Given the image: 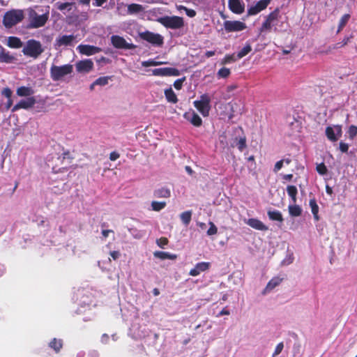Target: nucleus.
Segmentation results:
<instances>
[{
	"instance_id": "obj_64",
	"label": "nucleus",
	"mask_w": 357,
	"mask_h": 357,
	"mask_svg": "<svg viewBox=\"0 0 357 357\" xmlns=\"http://www.w3.org/2000/svg\"><path fill=\"white\" fill-rule=\"evenodd\" d=\"M111 232H113V231L111 229H103L102 231V235L103 236V237L105 238H106L108 236L109 233H111Z\"/></svg>"
},
{
	"instance_id": "obj_43",
	"label": "nucleus",
	"mask_w": 357,
	"mask_h": 357,
	"mask_svg": "<svg viewBox=\"0 0 357 357\" xmlns=\"http://www.w3.org/2000/svg\"><path fill=\"white\" fill-rule=\"evenodd\" d=\"M111 79V77L105 76V77H100L96 79L95 82H93V84H97L100 86H105L108 84L109 79Z\"/></svg>"
},
{
	"instance_id": "obj_6",
	"label": "nucleus",
	"mask_w": 357,
	"mask_h": 357,
	"mask_svg": "<svg viewBox=\"0 0 357 357\" xmlns=\"http://www.w3.org/2000/svg\"><path fill=\"white\" fill-rule=\"evenodd\" d=\"M49 19V13L43 15H38L36 12L32 10L29 15V28L37 29L43 26Z\"/></svg>"
},
{
	"instance_id": "obj_24",
	"label": "nucleus",
	"mask_w": 357,
	"mask_h": 357,
	"mask_svg": "<svg viewBox=\"0 0 357 357\" xmlns=\"http://www.w3.org/2000/svg\"><path fill=\"white\" fill-rule=\"evenodd\" d=\"M309 205L311 208L312 213L313 214V217L315 221L319 220V206L317 204V201L315 198H312L310 199Z\"/></svg>"
},
{
	"instance_id": "obj_21",
	"label": "nucleus",
	"mask_w": 357,
	"mask_h": 357,
	"mask_svg": "<svg viewBox=\"0 0 357 357\" xmlns=\"http://www.w3.org/2000/svg\"><path fill=\"white\" fill-rule=\"evenodd\" d=\"M353 38V35H350L349 36H345L342 41L337 43L333 45H331L328 47V50L325 52H324L325 54H328L333 50H337L342 48L347 45L351 40V39Z\"/></svg>"
},
{
	"instance_id": "obj_33",
	"label": "nucleus",
	"mask_w": 357,
	"mask_h": 357,
	"mask_svg": "<svg viewBox=\"0 0 357 357\" xmlns=\"http://www.w3.org/2000/svg\"><path fill=\"white\" fill-rule=\"evenodd\" d=\"M289 213L290 215L292 217H298L300 216L302 213L301 208L296 204L289 205Z\"/></svg>"
},
{
	"instance_id": "obj_13",
	"label": "nucleus",
	"mask_w": 357,
	"mask_h": 357,
	"mask_svg": "<svg viewBox=\"0 0 357 357\" xmlns=\"http://www.w3.org/2000/svg\"><path fill=\"white\" fill-rule=\"evenodd\" d=\"M271 0H259L255 5L250 6L248 9V15H255L261 11L265 10L270 4Z\"/></svg>"
},
{
	"instance_id": "obj_52",
	"label": "nucleus",
	"mask_w": 357,
	"mask_h": 357,
	"mask_svg": "<svg viewBox=\"0 0 357 357\" xmlns=\"http://www.w3.org/2000/svg\"><path fill=\"white\" fill-rule=\"evenodd\" d=\"M283 348H284L283 342H280L279 344H278V345L276 346V347L275 349L274 353H273V357L279 355L282 352Z\"/></svg>"
},
{
	"instance_id": "obj_4",
	"label": "nucleus",
	"mask_w": 357,
	"mask_h": 357,
	"mask_svg": "<svg viewBox=\"0 0 357 357\" xmlns=\"http://www.w3.org/2000/svg\"><path fill=\"white\" fill-rule=\"evenodd\" d=\"M211 100V97L207 93H204L200 96L199 100H195L193 105L201 114L206 117L209 115Z\"/></svg>"
},
{
	"instance_id": "obj_39",
	"label": "nucleus",
	"mask_w": 357,
	"mask_h": 357,
	"mask_svg": "<svg viewBox=\"0 0 357 357\" xmlns=\"http://www.w3.org/2000/svg\"><path fill=\"white\" fill-rule=\"evenodd\" d=\"M167 62H164V61H156L153 59H149V60H147V61H144L142 62V66L143 67H149V66H160V65H163V64H166Z\"/></svg>"
},
{
	"instance_id": "obj_45",
	"label": "nucleus",
	"mask_w": 357,
	"mask_h": 357,
	"mask_svg": "<svg viewBox=\"0 0 357 357\" xmlns=\"http://www.w3.org/2000/svg\"><path fill=\"white\" fill-rule=\"evenodd\" d=\"M231 72L230 70L227 68H222L218 72V75L220 77L227 78L229 76Z\"/></svg>"
},
{
	"instance_id": "obj_3",
	"label": "nucleus",
	"mask_w": 357,
	"mask_h": 357,
	"mask_svg": "<svg viewBox=\"0 0 357 357\" xmlns=\"http://www.w3.org/2000/svg\"><path fill=\"white\" fill-rule=\"evenodd\" d=\"M158 22L167 29H178L184 26V20L179 16H164L158 19Z\"/></svg>"
},
{
	"instance_id": "obj_60",
	"label": "nucleus",
	"mask_w": 357,
	"mask_h": 357,
	"mask_svg": "<svg viewBox=\"0 0 357 357\" xmlns=\"http://www.w3.org/2000/svg\"><path fill=\"white\" fill-rule=\"evenodd\" d=\"M107 0H94L93 3L95 6H102Z\"/></svg>"
},
{
	"instance_id": "obj_34",
	"label": "nucleus",
	"mask_w": 357,
	"mask_h": 357,
	"mask_svg": "<svg viewBox=\"0 0 357 357\" xmlns=\"http://www.w3.org/2000/svg\"><path fill=\"white\" fill-rule=\"evenodd\" d=\"M350 17V14H344V15L342 16L338 24V27L337 30V33H340L343 29V28L347 25Z\"/></svg>"
},
{
	"instance_id": "obj_31",
	"label": "nucleus",
	"mask_w": 357,
	"mask_h": 357,
	"mask_svg": "<svg viewBox=\"0 0 357 357\" xmlns=\"http://www.w3.org/2000/svg\"><path fill=\"white\" fill-rule=\"evenodd\" d=\"M287 192L288 195L291 197L292 202L294 203H296V199H297L296 196H297V193H298L297 188L293 185H287Z\"/></svg>"
},
{
	"instance_id": "obj_35",
	"label": "nucleus",
	"mask_w": 357,
	"mask_h": 357,
	"mask_svg": "<svg viewBox=\"0 0 357 357\" xmlns=\"http://www.w3.org/2000/svg\"><path fill=\"white\" fill-rule=\"evenodd\" d=\"M325 132L328 140L333 142L337 141V137L335 135V130L333 127H326Z\"/></svg>"
},
{
	"instance_id": "obj_11",
	"label": "nucleus",
	"mask_w": 357,
	"mask_h": 357,
	"mask_svg": "<svg viewBox=\"0 0 357 357\" xmlns=\"http://www.w3.org/2000/svg\"><path fill=\"white\" fill-rule=\"evenodd\" d=\"M152 75L160 77L178 76L180 71L175 68H160L152 70Z\"/></svg>"
},
{
	"instance_id": "obj_36",
	"label": "nucleus",
	"mask_w": 357,
	"mask_h": 357,
	"mask_svg": "<svg viewBox=\"0 0 357 357\" xmlns=\"http://www.w3.org/2000/svg\"><path fill=\"white\" fill-rule=\"evenodd\" d=\"M181 220L182 222L185 225L188 226L192 218V211H186L185 212H183L180 215Z\"/></svg>"
},
{
	"instance_id": "obj_61",
	"label": "nucleus",
	"mask_w": 357,
	"mask_h": 357,
	"mask_svg": "<svg viewBox=\"0 0 357 357\" xmlns=\"http://www.w3.org/2000/svg\"><path fill=\"white\" fill-rule=\"evenodd\" d=\"M109 335L106 333L102 334L101 337V341L104 344H107L109 341Z\"/></svg>"
},
{
	"instance_id": "obj_15",
	"label": "nucleus",
	"mask_w": 357,
	"mask_h": 357,
	"mask_svg": "<svg viewBox=\"0 0 357 357\" xmlns=\"http://www.w3.org/2000/svg\"><path fill=\"white\" fill-rule=\"evenodd\" d=\"M75 39L74 35H63L59 36L54 43V47L56 49L59 48L62 46H72L73 45V41Z\"/></svg>"
},
{
	"instance_id": "obj_20",
	"label": "nucleus",
	"mask_w": 357,
	"mask_h": 357,
	"mask_svg": "<svg viewBox=\"0 0 357 357\" xmlns=\"http://www.w3.org/2000/svg\"><path fill=\"white\" fill-rule=\"evenodd\" d=\"M245 223L251 227L252 228H254L257 230L260 231H266L268 230V227L266 226L261 220L257 219V218H249L245 221Z\"/></svg>"
},
{
	"instance_id": "obj_37",
	"label": "nucleus",
	"mask_w": 357,
	"mask_h": 357,
	"mask_svg": "<svg viewBox=\"0 0 357 357\" xmlns=\"http://www.w3.org/2000/svg\"><path fill=\"white\" fill-rule=\"evenodd\" d=\"M74 1L73 0H72L71 2H64V3H62V2H56L55 6L56 7V8L60 10V11H63L66 9H68V10H71V8L70 6H73L74 4Z\"/></svg>"
},
{
	"instance_id": "obj_47",
	"label": "nucleus",
	"mask_w": 357,
	"mask_h": 357,
	"mask_svg": "<svg viewBox=\"0 0 357 357\" xmlns=\"http://www.w3.org/2000/svg\"><path fill=\"white\" fill-rule=\"evenodd\" d=\"M236 60V59L234 58V54H227L222 60L221 63L223 65L227 64V63H230L231 62L235 61Z\"/></svg>"
},
{
	"instance_id": "obj_41",
	"label": "nucleus",
	"mask_w": 357,
	"mask_h": 357,
	"mask_svg": "<svg viewBox=\"0 0 357 357\" xmlns=\"http://www.w3.org/2000/svg\"><path fill=\"white\" fill-rule=\"evenodd\" d=\"M13 59L14 57L10 55L8 52L1 51L0 53V62L10 63Z\"/></svg>"
},
{
	"instance_id": "obj_48",
	"label": "nucleus",
	"mask_w": 357,
	"mask_h": 357,
	"mask_svg": "<svg viewBox=\"0 0 357 357\" xmlns=\"http://www.w3.org/2000/svg\"><path fill=\"white\" fill-rule=\"evenodd\" d=\"M209 225H210V227L207 231V234L208 236H212V235L216 234L218 232V228L215 225V224L213 222H209Z\"/></svg>"
},
{
	"instance_id": "obj_27",
	"label": "nucleus",
	"mask_w": 357,
	"mask_h": 357,
	"mask_svg": "<svg viewBox=\"0 0 357 357\" xmlns=\"http://www.w3.org/2000/svg\"><path fill=\"white\" fill-rule=\"evenodd\" d=\"M144 8L141 4L131 3L128 6V13L130 15L137 14L143 12Z\"/></svg>"
},
{
	"instance_id": "obj_32",
	"label": "nucleus",
	"mask_w": 357,
	"mask_h": 357,
	"mask_svg": "<svg viewBox=\"0 0 357 357\" xmlns=\"http://www.w3.org/2000/svg\"><path fill=\"white\" fill-rule=\"evenodd\" d=\"M22 109H28L33 107L36 103V99L33 97H29L26 100L20 101Z\"/></svg>"
},
{
	"instance_id": "obj_49",
	"label": "nucleus",
	"mask_w": 357,
	"mask_h": 357,
	"mask_svg": "<svg viewBox=\"0 0 357 357\" xmlns=\"http://www.w3.org/2000/svg\"><path fill=\"white\" fill-rule=\"evenodd\" d=\"M185 77H182L181 79H178L175 80L174 82V87L176 90H181L182 86H183V84L185 82Z\"/></svg>"
},
{
	"instance_id": "obj_8",
	"label": "nucleus",
	"mask_w": 357,
	"mask_h": 357,
	"mask_svg": "<svg viewBox=\"0 0 357 357\" xmlns=\"http://www.w3.org/2000/svg\"><path fill=\"white\" fill-rule=\"evenodd\" d=\"M111 43L117 49L134 50L137 47L135 45L127 43L123 37L117 35H114L111 37Z\"/></svg>"
},
{
	"instance_id": "obj_58",
	"label": "nucleus",
	"mask_w": 357,
	"mask_h": 357,
	"mask_svg": "<svg viewBox=\"0 0 357 357\" xmlns=\"http://www.w3.org/2000/svg\"><path fill=\"white\" fill-rule=\"evenodd\" d=\"M283 166V161L282 160L278 161L274 167V172H278Z\"/></svg>"
},
{
	"instance_id": "obj_38",
	"label": "nucleus",
	"mask_w": 357,
	"mask_h": 357,
	"mask_svg": "<svg viewBox=\"0 0 357 357\" xmlns=\"http://www.w3.org/2000/svg\"><path fill=\"white\" fill-rule=\"evenodd\" d=\"M252 51V47L250 44L247 43L243 48L237 53V59H240Z\"/></svg>"
},
{
	"instance_id": "obj_28",
	"label": "nucleus",
	"mask_w": 357,
	"mask_h": 357,
	"mask_svg": "<svg viewBox=\"0 0 357 357\" xmlns=\"http://www.w3.org/2000/svg\"><path fill=\"white\" fill-rule=\"evenodd\" d=\"M8 46L11 48H20L22 46V43L19 38L10 36L8 39Z\"/></svg>"
},
{
	"instance_id": "obj_55",
	"label": "nucleus",
	"mask_w": 357,
	"mask_h": 357,
	"mask_svg": "<svg viewBox=\"0 0 357 357\" xmlns=\"http://www.w3.org/2000/svg\"><path fill=\"white\" fill-rule=\"evenodd\" d=\"M340 150L342 153H347L349 150V145L343 142H340Z\"/></svg>"
},
{
	"instance_id": "obj_63",
	"label": "nucleus",
	"mask_w": 357,
	"mask_h": 357,
	"mask_svg": "<svg viewBox=\"0 0 357 357\" xmlns=\"http://www.w3.org/2000/svg\"><path fill=\"white\" fill-rule=\"evenodd\" d=\"M293 176L292 174H284L282 176V179L290 181L293 178Z\"/></svg>"
},
{
	"instance_id": "obj_14",
	"label": "nucleus",
	"mask_w": 357,
	"mask_h": 357,
	"mask_svg": "<svg viewBox=\"0 0 357 357\" xmlns=\"http://www.w3.org/2000/svg\"><path fill=\"white\" fill-rule=\"evenodd\" d=\"M183 117L195 127H200L202 125V118L192 109L185 112Z\"/></svg>"
},
{
	"instance_id": "obj_10",
	"label": "nucleus",
	"mask_w": 357,
	"mask_h": 357,
	"mask_svg": "<svg viewBox=\"0 0 357 357\" xmlns=\"http://www.w3.org/2000/svg\"><path fill=\"white\" fill-rule=\"evenodd\" d=\"M278 16L279 10L278 9H275L268 15L260 28V31H270L272 26L274 25V22L278 20Z\"/></svg>"
},
{
	"instance_id": "obj_5",
	"label": "nucleus",
	"mask_w": 357,
	"mask_h": 357,
	"mask_svg": "<svg viewBox=\"0 0 357 357\" xmlns=\"http://www.w3.org/2000/svg\"><path fill=\"white\" fill-rule=\"evenodd\" d=\"M43 52V49L42 48L40 43L33 39L28 40L26 45L22 50V52L24 55L35 59L38 58Z\"/></svg>"
},
{
	"instance_id": "obj_46",
	"label": "nucleus",
	"mask_w": 357,
	"mask_h": 357,
	"mask_svg": "<svg viewBox=\"0 0 357 357\" xmlns=\"http://www.w3.org/2000/svg\"><path fill=\"white\" fill-rule=\"evenodd\" d=\"M316 169L317 172L321 175H325L328 171L327 167L324 162L317 165Z\"/></svg>"
},
{
	"instance_id": "obj_16",
	"label": "nucleus",
	"mask_w": 357,
	"mask_h": 357,
	"mask_svg": "<svg viewBox=\"0 0 357 357\" xmlns=\"http://www.w3.org/2000/svg\"><path fill=\"white\" fill-rule=\"evenodd\" d=\"M228 6L230 10L235 14H242L245 10V5L242 0H229Z\"/></svg>"
},
{
	"instance_id": "obj_44",
	"label": "nucleus",
	"mask_w": 357,
	"mask_h": 357,
	"mask_svg": "<svg viewBox=\"0 0 357 357\" xmlns=\"http://www.w3.org/2000/svg\"><path fill=\"white\" fill-rule=\"evenodd\" d=\"M73 159L74 158L72 156L69 151H64L62 153L61 157L58 158V160H61V163H63L65 160H68V162L70 163Z\"/></svg>"
},
{
	"instance_id": "obj_12",
	"label": "nucleus",
	"mask_w": 357,
	"mask_h": 357,
	"mask_svg": "<svg viewBox=\"0 0 357 357\" xmlns=\"http://www.w3.org/2000/svg\"><path fill=\"white\" fill-rule=\"evenodd\" d=\"M93 67V62L89 59L79 61L75 63L76 70L79 73H89Z\"/></svg>"
},
{
	"instance_id": "obj_51",
	"label": "nucleus",
	"mask_w": 357,
	"mask_h": 357,
	"mask_svg": "<svg viewBox=\"0 0 357 357\" xmlns=\"http://www.w3.org/2000/svg\"><path fill=\"white\" fill-rule=\"evenodd\" d=\"M237 147L240 151H243L246 147V139L245 137L241 138L237 143Z\"/></svg>"
},
{
	"instance_id": "obj_7",
	"label": "nucleus",
	"mask_w": 357,
	"mask_h": 357,
	"mask_svg": "<svg viewBox=\"0 0 357 357\" xmlns=\"http://www.w3.org/2000/svg\"><path fill=\"white\" fill-rule=\"evenodd\" d=\"M139 36L141 39L155 46H162L164 43V38L160 34L149 31L139 33Z\"/></svg>"
},
{
	"instance_id": "obj_57",
	"label": "nucleus",
	"mask_w": 357,
	"mask_h": 357,
	"mask_svg": "<svg viewBox=\"0 0 357 357\" xmlns=\"http://www.w3.org/2000/svg\"><path fill=\"white\" fill-rule=\"evenodd\" d=\"M120 157V154L117 153L116 151H112L109 154V159L112 161H115Z\"/></svg>"
},
{
	"instance_id": "obj_22",
	"label": "nucleus",
	"mask_w": 357,
	"mask_h": 357,
	"mask_svg": "<svg viewBox=\"0 0 357 357\" xmlns=\"http://www.w3.org/2000/svg\"><path fill=\"white\" fill-rule=\"evenodd\" d=\"M153 195L157 198H169L171 196V191L166 187H161L154 190Z\"/></svg>"
},
{
	"instance_id": "obj_9",
	"label": "nucleus",
	"mask_w": 357,
	"mask_h": 357,
	"mask_svg": "<svg viewBox=\"0 0 357 357\" xmlns=\"http://www.w3.org/2000/svg\"><path fill=\"white\" fill-rule=\"evenodd\" d=\"M223 26L227 33L241 31L246 29L245 23L238 20H226L224 22Z\"/></svg>"
},
{
	"instance_id": "obj_26",
	"label": "nucleus",
	"mask_w": 357,
	"mask_h": 357,
	"mask_svg": "<svg viewBox=\"0 0 357 357\" xmlns=\"http://www.w3.org/2000/svg\"><path fill=\"white\" fill-rule=\"evenodd\" d=\"M49 347L56 353H59L63 347V340L61 339L53 338L49 343Z\"/></svg>"
},
{
	"instance_id": "obj_53",
	"label": "nucleus",
	"mask_w": 357,
	"mask_h": 357,
	"mask_svg": "<svg viewBox=\"0 0 357 357\" xmlns=\"http://www.w3.org/2000/svg\"><path fill=\"white\" fill-rule=\"evenodd\" d=\"M335 132H336L335 135L337 137V139L340 138L342 135V130L341 125H335L333 127Z\"/></svg>"
},
{
	"instance_id": "obj_62",
	"label": "nucleus",
	"mask_w": 357,
	"mask_h": 357,
	"mask_svg": "<svg viewBox=\"0 0 357 357\" xmlns=\"http://www.w3.org/2000/svg\"><path fill=\"white\" fill-rule=\"evenodd\" d=\"M67 169H68L67 167H62L59 168V169H56V167H52V170L54 173L63 172L67 170Z\"/></svg>"
},
{
	"instance_id": "obj_2",
	"label": "nucleus",
	"mask_w": 357,
	"mask_h": 357,
	"mask_svg": "<svg viewBox=\"0 0 357 357\" xmlns=\"http://www.w3.org/2000/svg\"><path fill=\"white\" fill-rule=\"evenodd\" d=\"M24 19L22 10H13L5 13L3 19V24L7 28H10Z\"/></svg>"
},
{
	"instance_id": "obj_30",
	"label": "nucleus",
	"mask_w": 357,
	"mask_h": 357,
	"mask_svg": "<svg viewBox=\"0 0 357 357\" xmlns=\"http://www.w3.org/2000/svg\"><path fill=\"white\" fill-rule=\"evenodd\" d=\"M34 91L31 87L20 86L17 89V94L19 96H29L33 94Z\"/></svg>"
},
{
	"instance_id": "obj_56",
	"label": "nucleus",
	"mask_w": 357,
	"mask_h": 357,
	"mask_svg": "<svg viewBox=\"0 0 357 357\" xmlns=\"http://www.w3.org/2000/svg\"><path fill=\"white\" fill-rule=\"evenodd\" d=\"M109 255L114 260H116L120 257L121 253L119 251L114 250L110 252Z\"/></svg>"
},
{
	"instance_id": "obj_54",
	"label": "nucleus",
	"mask_w": 357,
	"mask_h": 357,
	"mask_svg": "<svg viewBox=\"0 0 357 357\" xmlns=\"http://www.w3.org/2000/svg\"><path fill=\"white\" fill-rule=\"evenodd\" d=\"M2 95L6 96L8 99H10L12 96V91L8 87L4 88L2 91Z\"/></svg>"
},
{
	"instance_id": "obj_23",
	"label": "nucleus",
	"mask_w": 357,
	"mask_h": 357,
	"mask_svg": "<svg viewBox=\"0 0 357 357\" xmlns=\"http://www.w3.org/2000/svg\"><path fill=\"white\" fill-rule=\"evenodd\" d=\"M154 257L156 258L160 259L162 260L164 259H171L174 260L177 258V255L176 254H172L167 252H162V251H155L153 253Z\"/></svg>"
},
{
	"instance_id": "obj_18",
	"label": "nucleus",
	"mask_w": 357,
	"mask_h": 357,
	"mask_svg": "<svg viewBox=\"0 0 357 357\" xmlns=\"http://www.w3.org/2000/svg\"><path fill=\"white\" fill-rule=\"evenodd\" d=\"M77 49L79 53L87 56L98 53L101 50L100 47L89 45H79Z\"/></svg>"
},
{
	"instance_id": "obj_40",
	"label": "nucleus",
	"mask_w": 357,
	"mask_h": 357,
	"mask_svg": "<svg viewBox=\"0 0 357 357\" xmlns=\"http://www.w3.org/2000/svg\"><path fill=\"white\" fill-rule=\"evenodd\" d=\"M165 202L153 201L151 202L152 210L155 211H160L166 206Z\"/></svg>"
},
{
	"instance_id": "obj_29",
	"label": "nucleus",
	"mask_w": 357,
	"mask_h": 357,
	"mask_svg": "<svg viewBox=\"0 0 357 357\" xmlns=\"http://www.w3.org/2000/svg\"><path fill=\"white\" fill-rule=\"evenodd\" d=\"M268 218L273 221H278L282 222L284 219L282 213L279 211H268Z\"/></svg>"
},
{
	"instance_id": "obj_42",
	"label": "nucleus",
	"mask_w": 357,
	"mask_h": 357,
	"mask_svg": "<svg viewBox=\"0 0 357 357\" xmlns=\"http://www.w3.org/2000/svg\"><path fill=\"white\" fill-rule=\"evenodd\" d=\"M347 134L350 139H354L357 135V126L351 125L349 127Z\"/></svg>"
},
{
	"instance_id": "obj_50",
	"label": "nucleus",
	"mask_w": 357,
	"mask_h": 357,
	"mask_svg": "<svg viewBox=\"0 0 357 357\" xmlns=\"http://www.w3.org/2000/svg\"><path fill=\"white\" fill-rule=\"evenodd\" d=\"M168 242L169 241L166 237H161L156 241L157 245L161 248H164L168 244Z\"/></svg>"
},
{
	"instance_id": "obj_59",
	"label": "nucleus",
	"mask_w": 357,
	"mask_h": 357,
	"mask_svg": "<svg viewBox=\"0 0 357 357\" xmlns=\"http://www.w3.org/2000/svg\"><path fill=\"white\" fill-rule=\"evenodd\" d=\"M185 12H186V14L188 16H189L190 17H193L196 15V12L194 10L188 9L186 8H185Z\"/></svg>"
},
{
	"instance_id": "obj_25",
	"label": "nucleus",
	"mask_w": 357,
	"mask_h": 357,
	"mask_svg": "<svg viewBox=\"0 0 357 357\" xmlns=\"http://www.w3.org/2000/svg\"><path fill=\"white\" fill-rule=\"evenodd\" d=\"M165 96L169 102L175 104L178 102L177 96L171 87L165 90Z\"/></svg>"
},
{
	"instance_id": "obj_1",
	"label": "nucleus",
	"mask_w": 357,
	"mask_h": 357,
	"mask_svg": "<svg viewBox=\"0 0 357 357\" xmlns=\"http://www.w3.org/2000/svg\"><path fill=\"white\" fill-rule=\"evenodd\" d=\"M73 71V66L71 64L63 66L52 65L50 68V77L53 81H59L65 76L70 75Z\"/></svg>"
},
{
	"instance_id": "obj_19",
	"label": "nucleus",
	"mask_w": 357,
	"mask_h": 357,
	"mask_svg": "<svg viewBox=\"0 0 357 357\" xmlns=\"http://www.w3.org/2000/svg\"><path fill=\"white\" fill-rule=\"evenodd\" d=\"M284 277L275 276L273 277L266 284L263 294H266L267 292L271 291L274 288L280 284V283L284 280Z\"/></svg>"
},
{
	"instance_id": "obj_17",
	"label": "nucleus",
	"mask_w": 357,
	"mask_h": 357,
	"mask_svg": "<svg viewBox=\"0 0 357 357\" xmlns=\"http://www.w3.org/2000/svg\"><path fill=\"white\" fill-rule=\"evenodd\" d=\"M210 266L211 264L209 262L202 261L197 263L195 266L190 271L189 275L191 276H197L202 272L207 271Z\"/></svg>"
}]
</instances>
